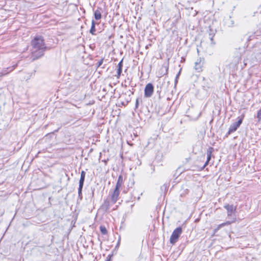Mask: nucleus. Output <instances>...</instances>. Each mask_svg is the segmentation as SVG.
<instances>
[{
  "mask_svg": "<svg viewBox=\"0 0 261 261\" xmlns=\"http://www.w3.org/2000/svg\"><path fill=\"white\" fill-rule=\"evenodd\" d=\"M32 58L33 61L42 57L45 51L48 48L46 46L43 37L40 35L35 36L31 41Z\"/></svg>",
  "mask_w": 261,
  "mask_h": 261,
  "instance_id": "f257e3e1",
  "label": "nucleus"
},
{
  "mask_svg": "<svg viewBox=\"0 0 261 261\" xmlns=\"http://www.w3.org/2000/svg\"><path fill=\"white\" fill-rule=\"evenodd\" d=\"M182 232V229L181 227H178L175 228L170 236V243L172 245L175 244L177 242Z\"/></svg>",
  "mask_w": 261,
  "mask_h": 261,
  "instance_id": "f03ea898",
  "label": "nucleus"
},
{
  "mask_svg": "<svg viewBox=\"0 0 261 261\" xmlns=\"http://www.w3.org/2000/svg\"><path fill=\"white\" fill-rule=\"evenodd\" d=\"M244 115H243L241 117L238 118V120L237 122L233 123L229 127V130L227 133V135H229L231 133L234 132L237 130L238 127L240 126V125L242 123L243 120L244 118Z\"/></svg>",
  "mask_w": 261,
  "mask_h": 261,
  "instance_id": "7ed1b4c3",
  "label": "nucleus"
},
{
  "mask_svg": "<svg viewBox=\"0 0 261 261\" xmlns=\"http://www.w3.org/2000/svg\"><path fill=\"white\" fill-rule=\"evenodd\" d=\"M154 91V86L151 83H148L144 88V96L147 98L150 97Z\"/></svg>",
  "mask_w": 261,
  "mask_h": 261,
  "instance_id": "20e7f679",
  "label": "nucleus"
},
{
  "mask_svg": "<svg viewBox=\"0 0 261 261\" xmlns=\"http://www.w3.org/2000/svg\"><path fill=\"white\" fill-rule=\"evenodd\" d=\"M224 207L227 210V216L231 217L233 214H234L237 207L234 206L233 204H225L224 205Z\"/></svg>",
  "mask_w": 261,
  "mask_h": 261,
  "instance_id": "39448f33",
  "label": "nucleus"
},
{
  "mask_svg": "<svg viewBox=\"0 0 261 261\" xmlns=\"http://www.w3.org/2000/svg\"><path fill=\"white\" fill-rule=\"evenodd\" d=\"M119 189L115 188L112 195H111V199L113 202V203L114 204L118 200V196L119 195Z\"/></svg>",
  "mask_w": 261,
  "mask_h": 261,
  "instance_id": "423d86ee",
  "label": "nucleus"
},
{
  "mask_svg": "<svg viewBox=\"0 0 261 261\" xmlns=\"http://www.w3.org/2000/svg\"><path fill=\"white\" fill-rule=\"evenodd\" d=\"M110 206V202L109 200L106 199L104 200L103 203L101 205V208L102 210H103L105 212H107Z\"/></svg>",
  "mask_w": 261,
  "mask_h": 261,
  "instance_id": "0eeeda50",
  "label": "nucleus"
},
{
  "mask_svg": "<svg viewBox=\"0 0 261 261\" xmlns=\"http://www.w3.org/2000/svg\"><path fill=\"white\" fill-rule=\"evenodd\" d=\"M101 10L102 9L100 7H98L97 9L94 11V18L98 20L101 19Z\"/></svg>",
  "mask_w": 261,
  "mask_h": 261,
  "instance_id": "6e6552de",
  "label": "nucleus"
},
{
  "mask_svg": "<svg viewBox=\"0 0 261 261\" xmlns=\"http://www.w3.org/2000/svg\"><path fill=\"white\" fill-rule=\"evenodd\" d=\"M201 59L200 58L197 59V61L195 63V69L198 72H200L202 71V64L201 63Z\"/></svg>",
  "mask_w": 261,
  "mask_h": 261,
  "instance_id": "1a4fd4ad",
  "label": "nucleus"
},
{
  "mask_svg": "<svg viewBox=\"0 0 261 261\" xmlns=\"http://www.w3.org/2000/svg\"><path fill=\"white\" fill-rule=\"evenodd\" d=\"M225 24L228 27H232L234 26V22L231 17L229 16L228 18L225 19Z\"/></svg>",
  "mask_w": 261,
  "mask_h": 261,
  "instance_id": "9d476101",
  "label": "nucleus"
},
{
  "mask_svg": "<svg viewBox=\"0 0 261 261\" xmlns=\"http://www.w3.org/2000/svg\"><path fill=\"white\" fill-rule=\"evenodd\" d=\"M214 151V149L212 147H209L206 151L207 160L206 161L210 162L211 160L212 153Z\"/></svg>",
  "mask_w": 261,
  "mask_h": 261,
  "instance_id": "9b49d317",
  "label": "nucleus"
},
{
  "mask_svg": "<svg viewBox=\"0 0 261 261\" xmlns=\"http://www.w3.org/2000/svg\"><path fill=\"white\" fill-rule=\"evenodd\" d=\"M215 32H216L215 30H213L211 29H209L208 38L211 41V44H215V43L214 41V39H213V37H214V36L215 35Z\"/></svg>",
  "mask_w": 261,
  "mask_h": 261,
  "instance_id": "f8f14e48",
  "label": "nucleus"
},
{
  "mask_svg": "<svg viewBox=\"0 0 261 261\" xmlns=\"http://www.w3.org/2000/svg\"><path fill=\"white\" fill-rule=\"evenodd\" d=\"M122 183H123V176L122 175H120L118 176L117 181L116 183V185L115 186V188L119 189L121 187Z\"/></svg>",
  "mask_w": 261,
  "mask_h": 261,
  "instance_id": "ddd939ff",
  "label": "nucleus"
},
{
  "mask_svg": "<svg viewBox=\"0 0 261 261\" xmlns=\"http://www.w3.org/2000/svg\"><path fill=\"white\" fill-rule=\"evenodd\" d=\"M85 176L86 172L84 171H82L81 173V177L79 180V185H84Z\"/></svg>",
  "mask_w": 261,
  "mask_h": 261,
  "instance_id": "4468645a",
  "label": "nucleus"
},
{
  "mask_svg": "<svg viewBox=\"0 0 261 261\" xmlns=\"http://www.w3.org/2000/svg\"><path fill=\"white\" fill-rule=\"evenodd\" d=\"M95 24H96V23H95V21L94 20H92L91 29L90 30V33L92 35H95V32L96 31Z\"/></svg>",
  "mask_w": 261,
  "mask_h": 261,
  "instance_id": "2eb2a0df",
  "label": "nucleus"
},
{
  "mask_svg": "<svg viewBox=\"0 0 261 261\" xmlns=\"http://www.w3.org/2000/svg\"><path fill=\"white\" fill-rule=\"evenodd\" d=\"M84 185H79V187L78 188V198L82 200L83 198L82 197V189L83 188Z\"/></svg>",
  "mask_w": 261,
  "mask_h": 261,
  "instance_id": "dca6fc26",
  "label": "nucleus"
},
{
  "mask_svg": "<svg viewBox=\"0 0 261 261\" xmlns=\"http://www.w3.org/2000/svg\"><path fill=\"white\" fill-rule=\"evenodd\" d=\"M99 228H100V232L102 234L105 235V234H107L108 231H107V230L105 226L101 225V226H100Z\"/></svg>",
  "mask_w": 261,
  "mask_h": 261,
  "instance_id": "f3484780",
  "label": "nucleus"
},
{
  "mask_svg": "<svg viewBox=\"0 0 261 261\" xmlns=\"http://www.w3.org/2000/svg\"><path fill=\"white\" fill-rule=\"evenodd\" d=\"M122 72V68H117V77L118 79H119L121 75V74Z\"/></svg>",
  "mask_w": 261,
  "mask_h": 261,
  "instance_id": "a211bd4d",
  "label": "nucleus"
},
{
  "mask_svg": "<svg viewBox=\"0 0 261 261\" xmlns=\"http://www.w3.org/2000/svg\"><path fill=\"white\" fill-rule=\"evenodd\" d=\"M256 117L258 121H259L261 120V108L257 111Z\"/></svg>",
  "mask_w": 261,
  "mask_h": 261,
  "instance_id": "6ab92c4d",
  "label": "nucleus"
},
{
  "mask_svg": "<svg viewBox=\"0 0 261 261\" xmlns=\"http://www.w3.org/2000/svg\"><path fill=\"white\" fill-rule=\"evenodd\" d=\"M140 100H141V101H142L141 98H137V99L136 100V103H135V109H136L138 108L139 102Z\"/></svg>",
  "mask_w": 261,
  "mask_h": 261,
  "instance_id": "aec40b11",
  "label": "nucleus"
},
{
  "mask_svg": "<svg viewBox=\"0 0 261 261\" xmlns=\"http://www.w3.org/2000/svg\"><path fill=\"white\" fill-rule=\"evenodd\" d=\"M8 72H8L7 70H6V69L3 70V71L0 73V77L2 76L3 75L7 74L8 73Z\"/></svg>",
  "mask_w": 261,
  "mask_h": 261,
  "instance_id": "412c9836",
  "label": "nucleus"
},
{
  "mask_svg": "<svg viewBox=\"0 0 261 261\" xmlns=\"http://www.w3.org/2000/svg\"><path fill=\"white\" fill-rule=\"evenodd\" d=\"M123 67V59H122L118 63L117 68H122Z\"/></svg>",
  "mask_w": 261,
  "mask_h": 261,
  "instance_id": "4be33fe9",
  "label": "nucleus"
},
{
  "mask_svg": "<svg viewBox=\"0 0 261 261\" xmlns=\"http://www.w3.org/2000/svg\"><path fill=\"white\" fill-rule=\"evenodd\" d=\"M103 59H101L100 61H99L97 64V67H100L103 63Z\"/></svg>",
  "mask_w": 261,
  "mask_h": 261,
  "instance_id": "5701e85b",
  "label": "nucleus"
},
{
  "mask_svg": "<svg viewBox=\"0 0 261 261\" xmlns=\"http://www.w3.org/2000/svg\"><path fill=\"white\" fill-rule=\"evenodd\" d=\"M16 66V65L13 66L12 67H8L7 68V70H10L9 72H11L15 69Z\"/></svg>",
  "mask_w": 261,
  "mask_h": 261,
  "instance_id": "b1692460",
  "label": "nucleus"
},
{
  "mask_svg": "<svg viewBox=\"0 0 261 261\" xmlns=\"http://www.w3.org/2000/svg\"><path fill=\"white\" fill-rule=\"evenodd\" d=\"M130 101V99H129V100H127L126 102L122 101V102H121V105L122 106H125Z\"/></svg>",
  "mask_w": 261,
  "mask_h": 261,
  "instance_id": "393cba45",
  "label": "nucleus"
},
{
  "mask_svg": "<svg viewBox=\"0 0 261 261\" xmlns=\"http://www.w3.org/2000/svg\"><path fill=\"white\" fill-rule=\"evenodd\" d=\"M208 163H209V162H208V161H206L205 162V164H204V165L202 166V167H201V170L204 169V168H205V167H206V166L208 164Z\"/></svg>",
  "mask_w": 261,
  "mask_h": 261,
  "instance_id": "a878e982",
  "label": "nucleus"
},
{
  "mask_svg": "<svg viewBox=\"0 0 261 261\" xmlns=\"http://www.w3.org/2000/svg\"><path fill=\"white\" fill-rule=\"evenodd\" d=\"M231 222H230V221H227V222H225V223H222V224H224V226H225V225L230 224H231Z\"/></svg>",
  "mask_w": 261,
  "mask_h": 261,
  "instance_id": "bb28decb",
  "label": "nucleus"
},
{
  "mask_svg": "<svg viewBox=\"0 0 261 261\" xmlns=\"http://www.w3.org/2000/svg\"><path fill=\"white\" fill-rule=\"evenodd\" d=\"M181 69H180V70L178 71V72L177 73V74H176V79H178L180 74V72H181Z\"/></svg>",
  "mask_w": 261,
  "mask_h": 261,
  "instance_id": "cd10ccee",
  "label": "nucleus"
},
{
  "mask_svg": "<svg viewBox=\"0 0 261 261\" xmlns=\"http://www.w3.org/2000/svg\"><path fill=\"white\" fill-rule=\"evenodd\" d=\"M58 130H59V128H58V129H56V130H55V131H54V132H53V133H49V134H47V135H46V136H47L50 135L51 134H54V133H56V132H58Z\"/></svg>",
  "mask_w": 261,
  "mask_h": 261,
  "instance_id": "c85d7f7f",
  "label": "nucleus"
},
{
  "mask_svg": "<svg viewBox=\"0 0 261 261\" xmlns=\"http://www.w3.org/2000/svg\"><path fill=\"white\" fill-rule=\"evenodd\" d=\"M224 226V224H221L220 225H219L217 228H218V229H219L220 228H221L222 227Z\"/></svg>",
  "mask_w": 261,
  "mask_h": 261,
  "instance_id": "c756f323",
  "label": "nucleus"
},
{
  "mask_svg": "<svg viewBox=\"0 0 261 261\" xmlns=\"http://www.w3.org/2000/svg\"><path fill=\"white\" fill-rule=\"evenodd\" d=\"M111 260V257L108 255V257H107L106 259L105 260V261H110Z\"/></svg>",
  "mask_w": 261,
  "mask_h": 261,
  "instance_id": "7c9ffc66",
  "label": "nucleus"
},
{
  "mask_svg": "<svg viewBox=\"0 0 261 261\" xmlns=\"http://www.w3.org/2000/svg\"><path fill=\"white\" fill-rule=\"evenodd\" d=\"M201 113L199 112V114H198V116L196 117V118L195 119L196 120L198 119L200 117V116H201Z\"/></svg>",
  "mask_w": 261,
  "mask_h": 261,
  "instance_id": "2f4dec72",
  "label": "nucleus"
},
{
  "mask_svg": "<svg viewBox=\"0 0 261 261\" xmlns=\"http://www.w3.org/2000/svg\"><path fill=\"white\" fill-rule=\"evenodd\" d=\"M133 90H134V88H132V91L129 90L128 92H130L131 94H134Z\"/></svg>",
  "mask_w": 261,
  "mask_h": 261,
  "instance_id": "473e14b6",
  "label": "nucleus"
},
{
  "mask_svg": "<svg viewBox=\"0 0 261 261\" xmlns=\"http://www.w3.org/2000/svg\"><path fill=\"white\" fill-rule=\"evenodd\" d=\"M177 82H178V79H176L175 78V84H176Z\"/></svg>",
  "mask_w": 261,
  "mask_h": 261,
  "instance_id": "72a5a7b5",
  "label": "nucleus"
},
{
  "mask_svg": "<svg viewBox=\"0 0 261 261\" xmlns=\"http://www.w3.org/2000/svg\"><path fill=\"white\" fill-rule=\"evenodd\" d=\"M219 229L218 228H215V230H214V232H216Z\"/></svg>",
  "mask_w": 261,
  "mask_h": 261,
  "instance_id": "f704fd0d",
  "label": "nucleus"
},
{
  "mask_svg": "<svg viewBox=\"0 0 261 261\" xmlns=\"http://www.w3.org/2000/svg\"><path fill=\"white\" fill-rule=\"evenodd\" d=\"M92 197H93V196H94V190H92Z\"/></svg>",
  "mask_w": 261,
  "mask_h": 261,
  "instance_id": "c9c22d12",
  "label": "nucleus"
},
{
  "mask_svg": "<svg viewBox=\"0 0 261 261\" xmlns=\"http://www.w3.org/2000/svg\"><path fill=\"white\" fill-rule=\"evenodd\" d=\"M120 242V240H119L118 242V243H117V246H119V243Z\"/></svg>",
  "mask_w": 261,
  "mask_h": 261,
  "instance_id": "e433bc0d",
  "label": "nucleus"
}]
</instances>
